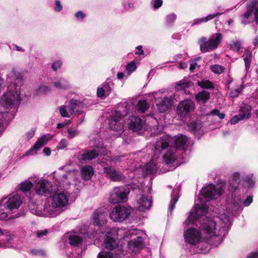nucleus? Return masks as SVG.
<instances>
[{"mask_svg":"<svg viewBox=\"0 0 258 258\" xmlns=\"http://www.w3.org/2000/svg\"><path fill=\"white\" fill-rule=\"evenodd\" d=\"M230 225V217L224 214L220 218L207 219L201 225V230L207 243L212 246L217 247L227 234Z\"/></svg>","mask_w":258,"mask_h":258,"instance_id":"nucleus-1","label":"nucleus"},{"mask_svg":"<svg viewBox=\"0 0 258 258\" xmlns=\"http://www.w3.org/2000/svg\"><path fill=\"white\" fill-rule=\"evenodd\" d=\"M187 140V138L182 135L174 138L164 135L156 141L154 147L155 153H163V162L167 165H173L177 158L176 149L184 150Z\"/></svg>","mask_w":258,"mask_h":258,"instance_id":"nucleus-2","label":"nucleus"},{"mask_svg":"<svg viewBox=\"0 0 258 258\" xmlns=\"http://www.w3.org/2000/svg\"><path fill=\"white\" fill-rule=\"evenodd\" d=\"M9 85L6 92L1 98L2 105L7 108L17 106L20 101V88L22 85L21 74L13 69L8 75Z\"/></svg>","mask_w":258,"mask_h":258,"instance_id":"nucleus-3","label":"nucleus"},{"mask_svg":"<svg viewBox=\"0 0 258 258\" xmlns=\"http://www.w3.org/2000/svg\"><path fill=\"white\" fill-rule=\"evenodd\" d=\"M69 196L67 191L64 190L54 193L45 203L43 215L48 217H55L67 206Z\"/></svg>","mask_w":258,"mask_h":258,"instance_id":"nucleus-4","label":"nucleus"},{"mask_svg":"<svg viewBox=\"0 0 258 258\" xmlns=\"http://www.w3.org/2000/svg\"><path fill=\"white\" fill-rule=\"evenodd\" d=\"M138 231L136 229H132L127 231L126 229H119L117 230L112 229L108 232L105 236L104 240L105 247L106 249L110 250V252L119 253L120 256L123 252L118 246V243L115 238L125 239L134 234H137Z\"/></svg>","mask_w":258,"mask_h":258,"instance_id":"nucleus-5","label":"nucleus"},{"mask_svg":"<svg viewBox=\"0 0 258 258\" xmlns=\"http://www.w3.org/2000/svg\"><path fill=\"white\" fill-rule=\"evenodd\" d=\"M225 187V183L222 185H218L216 187L214 184H210L202 189L198 200L201 203H204L212 200L216 196L221 195Z\"/></svg>","mask_w":258,"mask_h":258,"instance_id":"nucleus-6","label":"nucleus"},{"mask_svg":"<svg viewBox=\"0 0 258 258\" xmlns=\"http://www.w3.org/2000/svg\"><path fill=\"white\" fill-rule=\"evenodd\" d=\"M222 39L223 35L220 33L212 35L208 40L204 37L201 38L199 40L201 51L206 52L216 49Z\"/></svg>","mask_w":258,"mask_h":258,"instance_id":"nucleus-7","label":"nucleus"},{"mask_svg":"<svg viewBox=\"0 0 258 258\" xmlns=\"http://www.w3.org/2000/svg\"><path fill=\"white\" fill-rule=\"evenodd\" d=\"M127 113V109L123 111H116L108 119L109 127L112 130L122 132L124 125L123 117Z\"/></svg>","mask_w":258,"mask_h":258,"instance_id":"nucleus-8","label":"nucleus"},{"mask_svg":"<svg viewBox=\"0 0 258 258\" xmlns=\"http://www.w3.org/2000/svg\"><path fill=\"white\" fill-rule=\"evenodd\" d=\"M154 98L156 100L157 108L160 112H164L170 109L173 104L172 96H167L161 91L155 93Z\"/></svg>","mask_w":258,"mask_h":258,"instance_id":"nucleus-9","label":"nucleus"},{"mask_svg":"<svg viewBox=\"0 0 258 258\" xmlns=\"http://www.w3.org/2000/svg\"><path fill=\"white\" fill-rule=\"evenodd\" d=\"M131 208L121 205L115 206L112 210L110 217L114 222H121L126 219L131 214Z\"/></svg>","mask_w":258,"mask_h":258,"instance_id":"nucleus-10","label":"nucleus"},{"mask_svg":"<svg viewBox=\"0 0 258 258\" xmlns=\"http://www.w3.org/2000/svg\"><path fill=\"white\" fill-rule=\"evenodd\" d=\"M129 194L128 188L124 187H115L112 190L109 198V201L112 204L125 202Z\"/></svg>","mask_w":258,"mask_h":258,"instance_id":"nucleus-11","label":"nucleus"},{"mask_svg":"<svg viewBox=\"0 0 258 258\" xmlns=\"http://www.w3.org/2000/svg\"><path fill=\"white\" fill-rule=\"evenodd\" d=\"M208 211V207L205 204L196 205L195 209L190 212V215L185 221V223L189 224L197 221L201 217L205 216Z\"/></svg>","mask_w":258,"mask_h":258,"instance_id":"nucleus-12","label":"nucleus"},{"mask_svg":"<svg viewBox=\"0 0 258 258\" xmlns=\"http://www.w3.org/2000/svg\"><path fill=\"white\" fill-rule=\"evenodd\" d=\"M195 105L190 99H185L179 102L177 106L176 112L180 117H185L194 111Z\"/></svg>","mask_w":258,"mask_h":258,"instance_id":"nucleus-13","label":"nucleus"},{"mask_svg":"<svg viewBox=\"0 0 258 258\" xmlns=\"http://www.w3.org/2000/svg\"><path fill=\"white\" fill-rule=\"evenodd\" d=\"M184 239L186 243L196 245L201 239V234L198 229L191 228L184 232Z\"/></svg>","mask_w":258,"mask_h":258,"instance_id":"nucleus-14","label":"nucleus"},{"mask_svg":"<svg viewBox=\"0 0 258 258\" xmlns=\"http://www.w3.org/2000/svg\"><path fill=\"white\" fill-rule=\"evenodd\" d=\"M107 213L105 209H97L94 211L92 216L91 222L94 225L101 226L106 223Z\"/></svg>","mask_w":258,"mask_h":258,"instance_id":"nucleus-15","label":"nucleus"},{"mask_svg":"<svg viewBox=\"0 0 258 258\" xmlns=\"http://www.w3.org/2000/svg\"><path fill=\"white\" fill-rule=\"evenodd\" d=\"M22 202L23 201L21 196L18 194H15L10 195L8 197L5 205L7 209L13 210L19 208Z\"/></svg>","mask_w":258,"mask_h":258,"instance_id":"nucleus-16","label":"nucleus"},{"mask_svg":"<svg viewBox=\"0 0 258 258\" xmlns=\"http://www.w3.org/2000/svg\"><path fill=\"white\" fill-rule=\"evenodd\" d=\"M37 179L38 178L36 175L29 177L26 180L20 183L17 186L16 190L24 193L29 192L34 185L33 182H36Z\"/></svg>","mask_w":258,"mask_h":258,"instance_id":"nucleus-17","label":"nucleus"},{"mask_svg":"<svg viewBox=\"0 0 258 258\" xmlns=\"http://www.w3.org/2000/svg\"><path fill=\"white\" fill-rule=\"evenodd\" d=\"M104 173L112 181H120L124 179L123 175L118 170L110 167H105Z\"/></svg>","mask_w":258,"mask_h":258,"instance_id":"nucleus-18","label":"nucleus"},{"mask_svg":"<svg viewBox=\"0 0 258 258\" xmlns=\"http://www.w3.org/2000/svg\"><path fill=\"white\" fill-rule=\"evenodd\" d=\"M50 183L45 179L39 180L35 186L36 193L40 196H46L49 192Z\"/></svg>","mask_w":258,"mask_h":258,"instance_id":"nucleus-19","label":"nucleus"},{"mask_svg":"<svg viewBox=\"0 0 258 258\" xmlns=\"http://www.w3.org/2000/svg\"><path fill=\"white\" fill-rule=\"evenodd\" d=\"M127 123L130 130L137 132L143 127V122L140 117L133 115L128 118Z\"/></svg>","mask_w":258,"mask_h":258,"instance_id":"nucleus-20","label":"nucleus"},{"mask_svg":"<svg viewBox=\"0 0 258 258\" xmlns=\"http://www.w3.org/2000/svg\"><path fill=\"white\" fill-rule=\"evenodd\" d=\"M77 104L75 103L71 102L68 104L62 105L59 107V112L61 115L64 117H70L76 108Z\"/></svg>","mask_w":258,"mask_h":258,"instance_id":"nucleus-21","label":"nucleus"},{"mask_svg":"<svg viewBox=\"0 0 258 258\" xmlns=\"http://www.w3.org/2000/svg\"><path fill=\"white\" fill-rule=\"evenodd\" d=\"M152 201L149 196H142L137 201V208L141 211L148 210L151 207Z\"/></svg>","mask_w":258,"mask_h":258,"instance_id":"nucleus-22","label":"nucleus"},{"mask_svg":"<svg viewBox=\"0 0 258 258\" xmlns=\"http://www.w3.org/2000/svg\"><path fill=\"white\" fill-rule=\"evenodd\" d=\"M99 149L87 150L80 153L79 158L80 160H91L96 158L99 154Z\"/></svg>","mask_w":258,"mask_h":258,"instance_id":"nucleus-23","label":"nucleus"},{"mask_svg":"<svg viewBox=\"0 0 258 258\" xmlns=\"http://www.w3.org/2000/svg\"><path fill=\"white\" fill-rule=\"evenodd\" d=\"M143 246V239L141 237L138 236L128 242L127 248L132 252H136Z\"/></svg>","mask_w":258,"mask_h":258,"instance_id":"nucleus-24","label":"nucleus"},{"mask_svg":"<svg viewBox=\"0 0 258 258\" xmlns=\"http://www.w3.org/2000/svg\"><path fill=\"white\" fill-rule=\"evenodd\" d=\"M6 206L0 204V220H5L8 222H12L14 219L20 217V214L9 215L6 211Z\"/></svg>","mask_w":258,"mask_h":258,"instance_id":"nucleus-25","label":"nucleus"},{"mask_svg":"<svg viewBox=\"0 0 258 258\" xmlns=\"http://www.w3.org/2000/svg\"><path fill=\"white\" fill-rule=\"evenodd\" d=\"M51 139L52 136L50 135H43L38 139L33 147L30 149V151H31L33 150L36 151L39 150L40 148L45 145L48 141L50 140Z\"/></svg>","mask_w":258,"mask_h":258,"instance_id":"nucleus-26","label":"nucleus"},{"mask_svg":"<svg viewBox=\"0 0 258 258\" xmlns=\"http://www.w3.org/2000/svg\"><path fill=\"white\" fill-rule=\"evenodd\" d=\"M251 107L250 105L245 104H242L239 110V116L240 119H244L249 118L250 117V111Z\"/></svg>","mask_w":258,"mask_h":258,"instance_id":"nucleus-27","label":"nucleus"},{"mask_svg":"<svg viewBox=\"0 0 258 258\" xmlns=\"http://www.w3.org/2000/svg\"><path fill=\"white\" fill-rule=\"evenodd\" d=\"M51 84L58 89H67L70 86L68 82L62 78L54 80L52 82Z\"/></svg>","mask_w":258,"mask_h":258,"instance_id":"nucleus-28","label":"nucleus"},{"mask_svg":"<svg viewBox=\"0 0 258 258\" xmlns=\"http://www.w3.org/2000/svg\"><path fill=\"white\" fill-rule=\"evenodd\" d=\"M94 174L93 168L90 166H84L81 168V175L85 180L90 179Z\"/></svg>","mask_w":258,"mask_h":258,"instance_id":"nucleus-29","label":"nucleus"},{"mask_svg":"<svg viewBox=\"0 0 258 258\" xmlns=\"http://www.w3.org/2000/svg\"><path fill=\"white\" fill-rule=\"evenodd\" d=\"M210 97V94L209 92L202 91L199 92L195 96V98L198 102L206 103Z\"/></svg>","mask_w":258,"mask_h":258,"instance_id":"nucleus-30","label":"nucleus"},{"mask_svg":"<svg viewBox=\"0 0 258 258\" xmlns=\"http://www.w3.org/2000/svg\"><path fill=\"white\" fill-rule=\"evenodd\" d=\"M253 12L254 13V8L252 6H248L247 7V12L241 16V23L243 24L248 23L250 21L249 19H252V14Z\"/></svg>","mask_w":258,"mask_h":258,"instance_id":"nucleus-31","label":"nucleus"},{"mask_svg":"<svg viewBox=\"0 0 258 258\" xmlns=\"http://www.w3.org/2000/svg\"><path fill=\"white\" fill-rule=\"evenodd\" d=\"M240 182V174L238 173H235L233 174L232 177L230 180V190L233 189L235 190Z\"/></svg>","mask_w":258,"mask_h":258,"instance_id":"nucleus-32","label":"nucleus"},{"mask_svg":"<svg viewBox=\"0 0 258 258\" xmlns=\"http://www.w3.org/2000/svg\"><path fill=\"white\" fill-rule=\"evenodd\" d=\"M157 164L154 160H152L151 161L146 164L145 168V173L148 174L154 173L157 171Z\"/></svg>","mask_w":258,"mask_h":258,"instance_id":"nucleus-33","label":"nucleus"},{"mask_svg":"<svg viewBox=\"0 0 258 258\" xmlns=\"http://www.w3.org/2000/svg\"><path fill=\"white\" fill-rule=\"evenodd\" d=\"M149 108V104L145 100H140L136 106V109L141 113H144Z\"/></svg>","mask_w":258,"mask_h":258,"instance_id":"nucleus-34","label":"nucleus"},{"mask_svg":"<svg viewBox=\"0 0 258 258\" xmlns=\"http://www.w3.org/2000/svg\"><path fill=\"white\" fill-rule=\"evenodd\" d=\"M51 89L48 86L42 85L36 89L35 94L37 96L46 94L51 92Z\"/></svg>","mask_w":258,"mask_h":258,"instance_id":"nucleus-35","label":"nucleus"},{"mask_svg":"<svg viewBox=\"0 0 258 258\" xmlns=\"http://www.w3.org/2000/svg\"><path fill=\"white\" fill-rule=\"evenodd\" d=\"M243 57L245 63V68L246 71H247L250 67V64L252 58L251 52L246 49L245 50Z\"/></svg>","mask_w":258,"mask_h":258,"instance_id":"nucleus-36","label":"nucleus"},{"mask_svg":"<svg viewBox=\"0 0 258 258\" xmlns=\"http://www.w3.org/2000/svg\"><path fill=\"white\" fill-rule=\"evenodd\" d=\"M74 176V173L69 172L68 174H63L59 182L60 184H62L63 186H69L70 183L71 179Z\"/></svg>","mask_w":258,"mask_h":258,"instance_id":"nucleus-37","label":"nucleus"},{"mask_svg":"<svg viewBox=\"0 0 258 258\" xmlns=\"http://www.w3.org/2000/svg\"><path fill=\"white\" fill-rule=\"evenodd\" d=\"M69 242L71 245L74 246H79L82 242V238L77 235H71L69 238Z\"/></svg>","mask_w":258,"mask_h":258,"instance_id":"nucleus-38","label":"nucleus"},{"mask_svg":"<svg viewBox=\"0 0 258 258\" xmlns=\"http://www.w3.org/2000/svg\"><path fill=\"white\" fill-rule=\"evenodd\" d=\"M98 258H120L119 253L113 252H100L98 255Z\"/></svg>","mask_w":258,"mask_h":258,"instance_id":"nucleus-39","label":"nucleus"},{"mask_svg":"<svg viewBox=\"0 0 258 258\" xmlns=\"http://www.w3.org/2000/svg\"><path fill=\"white\" fill-rule=\"evenodd\" d=\"M244 88V86L243 84H241L239 86L236 88L235 89L231 90L229 93V96L230 97L235 98L239 96V94H241L243 89Z\"/></svg>","mask_w":258,"mask_h":258,"instance_id":"nucleus-40","label":"nucleus"},{"mask_svg":"<svg viewBox=\"0 0 258 258\" xmlns=\"http://www.w3.org/2000/svg\"><path fill=\"white\" fill-rule=\"evenodd\" d=\"M198 86L202 88L211 89L214 87L213 84L208 80H203L197 82Z\"/></svg>","mask_w":258,"mask_h":258,"instance_id":"nucleus-41","label":"nucleus"},{"mask_svg":"<svg viewBox=\"0 0 258 258\" xmlns=\"http://www.w3.org/2000/svg\"><path fill=\"white\" fill-rule=\"evenodd\" d=\"M179 198V196L175 191H173L171 194V201L169 206V210L171 212L174 208V206Z\"/></svg>","mask_w":258,"mask_h":258,"instance_id":"nucleus-42","label":"nucleus"},{"mask_svg":"<svg viewBox=\"0 0 258 258\" xmlns=\"http://www.w3.org/2000/svg\"><path fill=\"white\" fill-rule=\"evenodd\" d=\"M67 137L69 139H72L77 136L79 134V132L77 128H69L67 131Z\"/></svg>","mask_w":258,"mask_h":258,"instance_id":"nucleus-43","label":"nucleus"},{"mask_svg":"<svg viewBox=\"0 0 258 258\" xmlns=\"http://www.w3.org/2000/svg\"><path fill=\"white\" fill-rule=\"evenodd\" d=\"M210 70L215 74H221L224 72V68L222 66L215 64L210 67Z\"/></svg>","mask_w":258,"mask_h":258,"instance_id":"nucleus-44","label":"nucleus"},{"mask_svg":"<svg viewBox=\"0 0 258 258\" xmlns=\"http://www.w3.org/2000/svg\"><path fill=\"white\" fill-rule=\"evenodd\" d=\"M241 42L240 41H234L230 44V48L234 51L238 52L241 48Z\"/></svg>","mask_w":258,"mask_h":258,"instance_id":"nucleus-45","label":"nucleus"},{"mask_svg":"<svg viewBox=\"0 0 258 258\" xmlns=\"http://www.w3.org/2000/svg\"><path fill=\"white\" fill-rule=\"evenodd\" d=\"M176 19V15L174 13H172L166 16V23L167 25H171L175 21Z\"/></svg>","mask_w":258,"mask_h":258,"instance_id":"nucleus-46","label":"nucleus"},{"mask_svg":"<svg viewBox=\"0 0 258 258\" xmlns=\"http://www.w3.org/2000/svg\"><path fill=\"white\" fill-rule=\"evenodd\" d=\"M36 132V128L33 127L26 132L25 136L27 140H30L34 136Z\"/></svg>","mask_w":258,"mask_h":258,"instance_id":"nucleus-47","label":"nucleus"},{"mask_svg":"<svg viewBox=\"0 0 258 258\" xmlns=\"http://www.w3.org/2000/svg\"><path fill=\"white\" fill-rule=\"evenodd\" d=\"M137 67L136 63L132 61L129 63L126 67V70L129 72V73H132L136 69Z\"/></svg>","mask_w":258,"mask_h":258,"instance_id":"nucleus-48","label":"nucleus"},{"mask_svg":"<svg viewBox=\"0 0 258 258\" xmlns=\"http://www.w3.org/2000/svg\"><path fill=\"white\" fill-rule=\"evenodd\" d=\"M3 233H4L3 235H4L6 237L5 240L7 242H9L13 239V236L10 233V231L7 230H4L3 231Z\"/></svg>","mask_w":258,"mask_h":258,"instance_id":"nucleus-49","label":"nucleus"},{"mask_svg":"<svg viewBox=\"0 0 258 258\" xmlns=\"http://www.w3.org/2000/svg\"><path fill=\"white\" fill-rule=\"evenodd\" d=\"M222 14V13H221L218 12V13L212 14H209L208 16H207L206 17H204V20H205L204 21L205 22H207L209 21V20H211L214 19L215 17H216L217 16H219L221 15Z\"/></svg>","mask_w":258,"mask_h":258,"instance_id":"nucleus-50","label":"nucleus"},{"mask_svg":"<svg viewBox=\"0 0 258 258\" xmlns=\"http://www.w3.org/2000/svg\"><path fill=\"white\" fill-rule=\"evenodd\" d=\"M68 145L67 141L66 139L61 140L58 145L57 146V148L58 149H63L65 147H66Z\"/></svg>","mask_w":258,"mask_h":258,"instance_id":"nucleus-51","label":"nucleus"},{"mask_svg":"<svg viewBox=\"0 0 258 258\" xmlns=\"http://www.w3.org/2000/svg\"><path fill=\"white\" fill-rule=\"evenodd\" d=\"M211 114L217 115L219 118L223 119L225 117V114L222 113H220L219 110L218 109H214L211 112Z\"/></svg>","mask_w":258,"mask_h":258,"instance_id":"nucleus-52","label":"nucleus"},{"mask_svg":"<svg viewBox=\"0 0 258 258\" xmlns=\"http://www.w3.org/2000/svg\"><path fill=\"white\" fill-rule=\"evenodd\" d=\"M123 7L127 11L133 10L134 9V4L132 2L124 3Z\"/></svg>","mask_w":258,"mask_h":258,"instance_id":"nucleus-53","label":"nucleus"},{"mask_svg":"<svg viewBox=\"0 0 258 258\" xmlns=\"http://www.w3.org/2000/svg\"><path fill=\"white\" fill-rule=\"evenodd\" d=\"M61 64V61L57 60L52 63L51 67L53 70L56 71L57 69L60 68Z\"/></svg>","mask_w":258,"mask_h":258,"instance_id":"nucleus-54","label":"nucleus"},{"mask_svg":"<svg viewBox=\"0 0 258 258\" xmlns=\"http://www.w3.org/2000/svg\"><path fill=\"white\" fill-rule=\"evenodd\" d=\"M105 91H104V89H103L102 87H100V88H98L97 89V96L99 97H102L104 96L105 95Z\"/></svg>","mask_w":258,"mask_h":258,"instance_id":"nucleus-55","label":"nucleus"},{"mask_svg":"<svg viewBox=\"0 0 258 258\" xmlns=\"http://www.w3.org/2000/svg\"><path fill=\"white\" fill-rule=\"evenodd\" d=\"M55 6L54 7V10L57 12H59L62 10V6L60 2L58 0H56L55 2Z\"/></svg>","mask_w":258,"mask_h":258,"instance_id":"nucleus-56","label":"nucleus"},{"mask_svg":"<svg viewBox=\"0 0 258 258\" xmlns=\"http://www.w3.org/2000/svg\"><path fill=\"white\" fill-rule=\"evenodd\" d=\"M75 16L78 20H82L85 17V14L81 11H78L75 14Z\"/></svg>","mask_w":258,"mask_h":258,"instance_id":"nucleus-57","label":"nucleus"},{"mask_svg":"<svg viewBox=\"0 0 258 258\" xmlns=\"http://www.w3.org/2000/svg\"><path fill=\"white\" fill-rule=\"evenodd\" d=\"M162 0H154V8L156 9L159 8L162 5Z\"/></svg>","mask_w":258,"mask_h":258,"instance_id":"nucleus-58","label":"nucleus"},{"mask_svg":"<svg viewBox=\"0 0 258 258\" xmlns=\"http://www.w3.org/2000/svg\"><path fill=\"white\" fill-rule=\"evenodd\" d=\"M252 202V197L251 196H248L246 200L243 202L245 206H248Z\"/></svg>","mask_w":258,"mask_h":258,"instance_id":"nucleus-59","label":"nucleus"},{"mask_svg":"<svg viewBox=\"0 0 258 258\" xmlns=\"http://www.w3.org/2000/svg\"><path fill=\"white\" fill-rule=\"evenodd\" d=\"M242 120L240 119L239 114L238 115L234 116L230 120L231 124H235L237 123L239 120Z\"/></svg>","mask_w":258,"mask_h":258,"instance_id":"nucleus-60","label":"nucleus"},{"mask_svg":"<svg viewBox=\"0 0 258 258\" xmlns=\"http://www.w3.org/2000/svg\"><path fill=\"white\" fill-rule=\"evenodd\" d=\"M47 233V230H39L37 232V235L38 237H42L43 236L46 235Z\"/></svg>","mask_w":258,"mask_h":258,"instance_id":"nucleus-61","label":"nucleus"},{"mask_svg":"<svg viewBox=\"0 0 258 258\" xmlns=\"http://www.w3.org/2000/svg\"><path fill=\"white\" fill-rule=\"evenodd\" d=\"M102 88L104 89V91L106 93H110L111 91V88L108 83H105L103 85Z\"/></svg>","mask_w":258,"mask_h":258,"instance_id":"nucleus-62","label":"nucleus"},{"mask_svg":"<svg viewBox=\"0 0 258 258\" xmlns=\"http://www.w3.org/2000/svg\"><path fill=\"white\" fill-rule=\"evenodd\" d=\"M204 18H202L200 19H197L194 20L192 25H198L202 22H205L204 21Z\"/></svg>","mask_w":258,"mask_h":258,"instance_id":"nucleus-63","label":"nucleus"},{"mask_svg":"<svg viewBox=\"0 0 258 258\" xmlns=\"http://www.w3.org/2000/svg\"><path fill=\"white\" fill-rule=\"evenodd\" d=\"M254 15L255 22L258 23V6L254 8Z\"/></svg>","mask_w":258,"mask_h":258,"instance_id":"nucleus-64","label":"nucleus"}]
</instances>
